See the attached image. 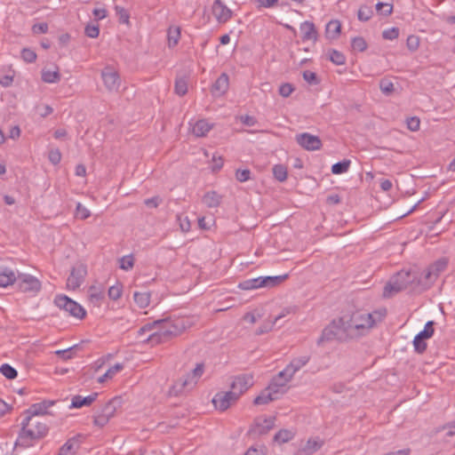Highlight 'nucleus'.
I'll use <instances>...</instances> for the list:
<instances>
[{
  "mask_svg": "<svg viewBox=\"0 0 455 455\" xmlns=\"http://www.w3.org/2000/svg\"><path fill=\"white\" fill-rule=\"evenodd\" d=\"M21 58L28 63H33L36 60V53L29 48H24L21 51Z\"/></svg>",
  "mask_w": 455,
  "mask_h": 455,
  "instance_id": "6e6d98bb",
  "label": "nucleus"
},
{
  "mask_svg": "<svg viewBox=\"0 0 455 455\" xmlns=\"http://www.w3.org/2000/svg\"><path fill=\"white\" fill-rule=\"evenodd\" d=\"M124 369V365L122 363H116L112 367H110L105 374L100 376L98 379L99 383H103L107 379H112L117 372L121 371Z\"/></svg>",
  "mask_w": 455,
  "mask_h": 455,
  "instance_id": "ea45409f",
  "label": "nucleus"
},
{
  "mask_svg": "<svg viewBox=\"0 0 455 455\" xmlns=\"http://www.w3.org/2000/svg\"><path fill=\"white\" fill-rule=\"evenodd\" d=\"M275 377L277 379L284 382L285 384H288L292 379L293 375L291 374V372L290 371V370L286 366L283 371L278 372Z\"/></svg>",
  "mask_w": 455,
  "mask_h": 455,
  "instance_id": "13d9d810",
  "label": "nucleus"
},
{
  "mask_svg": "<svg viewBox=\"0 0 455 455\" xmlns=\"http://www.w3.org/2000/svg\"><path fill=\"white\" fill-rule=\"evenodd\" d=\"M323 442L319 439H308L304 447L302 448V451L306 455H311L321 449Z\"/></svg>",
  "mask_w": 455,
  "mask_h": 455,
  "instance_id": "c9c22d12",
  "label": "nucleus"
},
{
  "mask_svg": "<svg viewBox=\"0 0 455 455\" xmlns=\"http://www.w3.org/2000/svg\"><path fill=\"white\" fill-rule=\"evenodd\" d=\"M329 54V60L334 63L335 65L340 66L344 65L346 63V57L345 55L334 49H331L328 52Z\"/></svg>",
  "mask_w": 455,
  "mask_h": 455,
  "instance_id": "37998d69",
  "label": "nucleus"
},
{
  "mask_svg": "<svg viewBox=\"0 0 455 455\" xmlns=\"http://www.w3.org/2000/svg\"><path fill=\"white\" fill-rule=\"evenodd\" d=\"M235 395V394L230 390L228 392H219L213 396L212 403L216 409L224 411L237 401Z\"/></svg>",
  "mask_w": 455,
  "mask_h": 455,
  "instance_id": "2eb2a0df",
  "label": "nucleus"
},
{
  "mask_svg": "<svg viewBox=\"0 0 455 455\" xmlns=\"http://www.w3.org/2000/svg\"><path fill=\"white\" fill-rule=\"evenodd\" d=\"M399 36V28H391L388 29H386L382 33V36L384 39L387 40H394L397 38Z\"/></svg>",
  "mask_w": 455,
  "mask_h": 455,
  "instance_id": "0e129e2a",
  "label": "nucleus"
},
{
  "mask_svg": "<svg viewBox=\"0 0 455 455\" xmlns=\"http://www.w3.org/2000/svg\"><path fill=\"white\" fill-rule=\"evenodd\" d=\"M204 371V363H199L193 369L191 373L188 374L187 379L184 380L182 386L187 387L188 385L194 383L196 384L197 379L203 375Z\"/></svg>",
  "mask_w": 455,
  "mask_h": 455,
  "instance_id": "cd10ccee",
  "label": "nucleus"
},
{
  "mask_svg": "<svg viewBox=\"0 0 455 455\" xmlns=\"http://www.w3.org/2000/svg\"><path fill=\"white\" fill-rule=\"evenodd\" d=\"M235 179L240 182H245L251 179V171L249 169L236 170Z\"/></svg>",
  "mask_w": 455,
  "mask_h": 455,
  "instance_id": "680f3d73",
  "label": "nucleus"
},
{
  "mask_svg": "<svg viewBox=\"0 0 455 455\" xmlns=\"http://www.w3.org/2000/svg\"><path fill=\"white\" fill-rule=\"evenodd\" d=\"M134 258L132 254L124 256L120 259V268L130 270L133 267Z\"/></svg>",
  "mask_w": 455,
  "mask_h": 455,
  "instance_id": "3c124183",
  "label": "nucleus"
},
{
  "mask_svg": "<svg viewBox=\"0 0 455 455\" xmlns=\"http://www.w3.org/2000/svg\"><path fill=\"white\" fill-rule=\"evenodd\" d=\"M351 47L354 51L364 52L367 49V43L362 36H355L352 39Z\"/></svg>",
  "mask_w": 455,
  "mask_h": 455,
  "instance_id": "de8ad7c7",
  "label": "nucleus"
},
{
  "mask_svg": "<svg viewBox=\"0 0 455 455\" xmlns=\"http://www.w3.org/2000/svg\"><path fill=\"white\" fill-rule=\"evenodd\" d=\"M341 30L340 22L337 20H332L329 21L326 25L325 33L326 36L331 39L337 38Z\"/></svg>",
  "mask_w": 455,
  "mask_h": 455,
  "instance_id": "2f4dec72",
  "label": "nucleus"
},
{
  "mask_svg": "<svg viewBox=\"0 0 455 455\" xmlns=\"http://www.w3.org/2000/svg\"><path fill=\"white\" fill-rule=\"evenodd\" d=\"M18 275L7 267H0V287H7L17 281Z\"/></svg>",
  "mask_w": 455,
  "mask_h": 455,
  "instance_id": "b1692460",
  "label": "nucleus"
},
{
  "mask_svg": "<svg viewBox=\"0 0 455 455\" xmlns=\"http://www.w3.org/2000/svg\"><path fill=\"white\" fill-rule=\"evenodd\" d=\"M300 31L302 33V40L309 41L317 39V31L313 22L306 20L300 24Z\"/></svg>",
  "mask_w": 455,
  "mask_h": 455,
  "instance_id": "5701e85b",
  "label": "nucleus"
},
{
  "mask_svg": "<svg viewBox=\"0 0 455 455\" xmlns=\"http://www.w3.org/2000/svg\"><path fill=\"white\" fill-rule=\"evenodd\" d=\"M88 297L91 303L100 307L105 298L104 287L102 285H92L88 289Z\"/></svg>",
  "mask_w": 455,
  "mask_h": 455,
  "instance_id": "412c9836",
  "label": "nucleus"
},
{
  "mask_svg": "<svg viewBox=\"0 0 455 455\" xmlns=\"http://www.w3.org/2000/svg\"><path fill=\"white\" fill-rule=\"evenodd\" d=\"M294 437V433L288 429L279 430L274 436V441L279 443L289 442Z\"/></svg>",
  "mask_w": 455,
  "mask_h": 455,
  "instance_id": "a19ab883",
  "label": "nucleus"
},
{
  "mask_svg": "<svg viewBox=\"0 0 455 455\" xmlns=\"http://www.w3.org/2000/svg\"><path fill=\"white\" fill-rule=\"evenodd\" d=\"M397 276V279L403 284L404 287L407 288L411 284H414L417 283V286L422 287V280L419 278L417 272L412 270H401L398 273L395 274Z\"/></svg>",
  "mask_w": 455,
  "mask_h": 455,
  "instance_id": "dca6fc26",
  "label": "nucleus"
},
{
  "mask_svg": "<svg viewBox=\"0 0 455 455\" xmlns=\"http://www.w3.org/2000/svg\"><path fill=\"white\" fill-rule=\"evenodd\" d=\"M275 323H276L275 321L271 320V319L266 321L262 325H260L257 329L256 334L257 335H261V334H264V333H267V332L270 331L273 329V327H274V325Z\"/></svg>",
  "mask_w": 455,
  "mask_h": 455,
  "instance_id": "052dcab7",
  "label": "nucleus"
},
{
  "mask_svg": "<svg viewBox=\"0 0 455 455\" xmlns=\"http://www.w3.org/2000/svg\"><path fill=\"white\" fill-rule=\"evenodd\" d=\"M101 78L106 89L110 92H117L121 85V79L117 71L111 67H106L101 71Z\"/></svg>",
  "mask_w": 455,
  "mask_h": 455,
  "instance_id": "f8f14e48",
  "label": "nucleus"
},
{
  "mask_svg": "<svg viewBox=\"0 0 455 455\" xmlns=\"http://www.w3.org/2000/svg\"><path fill=\"white\" fill-rule=\"evenodd\" d=\"M85 35L88 36V37H91V38H96L99 36V34H100V28H99V26L98 25H87L85 27Z\"/></svg>",
  "mask_w": 455,
  "mask_h": 455,
  "instance_id": "774afa93",
  "label": "nucleus"
},
{
  "mask_svg": "<svg viewBox=\"0 0 455 455\" xmlns=\"http://www.w3.org/2000/svg\"><path fill=\"white\" fill-rule=\"evenodd\" d=\"M310 361V355H304L299 357L293 358L289 364L286 366L294 376L300 369H302Z\"/></svg>",
  "mask_w": 455,
  "mask_h": 455,
  "instance_id": "a878e982",
  "label": "nucleus"
},
{
  "mask_svg": "<svg viewBox=\"0 0 455 455\" xmlns=\"http://www.w3.org/2000/svg\"><path fill=\"white\" fill-rule=\"evenodd\" d=\"M21 425L26 426L29 429L33 431H41L42 437H44L48 433V427L45 422L40 421L37 418L27 415V417L22 420Z\"/></svg>",
  "mask_w": 455,
  "mask_h": 455,
  "instance_id": "a211bd4d",
  "label": "nucleus"
},
{
  "mask_svg": "<svg viewBox=\"0 0 455 455\" xmlns=\"http://www.w3.org/2000/svg\"><path fill=\"white\" fill-rule=\"evenodd\" d=\"M286 386L287 384L273 377L267 387L279 398L286 392Z\"/></svg>",
  "mask_w": 455,
  "mask_h": 455,
  "instance_id": "7c9ffc66",
  "label": "nucleus"
},
{
  "mask_svg": "<svg viewBox=\"0 0 455 455\" xmlns=\"http://www.w3.org/2000/svg\"><path fill=\"white\" fill-rule=\"evenodd\" d=\"M54 303L59 308L65 310L71 316L78 319L84 318L86 315L84 308L81 305L65 295L56 296Z\"/></svg>",
  "mask_w": 455,
  "mask_h": 455,
  "instance_id": "39448f33",
  "label": "nucleus"
},
{
  "mask_svg": "<svg viewBox=\"0 0 455 455\" xmlns=\"http://www.w3.org/2000/svg\"><path fill=\"white\" fill-rule=\"evenodd\" d=\"M229 86V78L226 73H222L212 86V93L216 97L225 94Z\"/></svg>",
  "mask_w": 455,
  "mask_h": 455,
  "instance_id": "6ab92c4d",
  "label": "nucleus"
},
{
  "mask_svg": "<svg viewBox=\"0 0 455 455\" xmlns=\"http://www.w3.org/2000/svg\"><path fill=\"white\" fill-rule=\"evenodd\" d=\"M55 403V401L44 400L41 403L32 404L26 413L29 416L36 418L39 415L47 413V410Z\"/></svg>",
  "mask_w": 455,
  "mask_h": 455,
  "instance_id": "aec40b11",
  "label": "nucleus"
},
{
  "mask_svg": "<svg viewBox=\"0 0 455 455\" xmlns=\"http://www.w3.org/2000/svg\"><path fill=\"white\" fill-rule=\"evenodd\" d=\"M294 91V87L292 84L289 83H285L280 85L279 87V93L281 96L287 98L289 97L292 92Z\"/></svg>",
  "mask_w": 455,
  "mask_h": 455,
  "instance_id": "338daca9",
  "label": "nucleus"
},
{
  "mask_svg": "<svg viewBox=\"0 0 455 455\" xmlns=\"http://www.w3.org/2000/svg\"><path fill=\"white\" fill-rule=\"evenodd\" d=\"M79 449V443L76 438L69 439L60 449L58 455H75Z\"/></svg>",
  "mask_w": 455,
  "mask_h": 455,
  "instance_id": "72a5a7b5",
  "label": "nucleus"
},
{
  "mask_svg": "<svg viewBox=\"0 0 455 455\" xmlns=\"http://www.w3.org/2000/svg\"><path fill=\"white\" fill-rule=\"evenodd\" d=\"M253 386V377L251 374H240L234 378L230 385V391L235 394V398L239 397Z\"/></svg>",
  "mask_w": 455,
  "mask_h": 455,
  "instance_id": "9d476101",
  "label": "nucleus"
},
{
  "mask_svg": "<svg viewBox=\"0 0 455 455\" xmlns=\"http://www.w3.org/2000/svg\"><path fill=\"white\" fill-rule=\"evenodd\" d=\"M61 76L59 72V68H56L54 70L45 69L42 70V80L47 84H55L60 81Z\"/></svg>",
  "mask_w": 455,
  "mask_h": 455,
  "instance_id": "473e14b6",
  "label": "nucleus"
},
{
  "mask_svg": "<svg viewBox=\"0 0 455 455\" xmlns=\"http://www.w3.org/2000/svg\"><path fill=\"white\" fill-rule=\"evenodd\" d=\"M376 11L379 14H383L385 16H388V15H390L392 13L393 5L391 4H388V3L379 2L376 4Z\"/></svg>",
  "mask_w": 455,
  "mask_h": 455,
  "instance_id": "8fccbe9b",
  "label": "nucleus"
},
{
  "mask_svg": "<svg viewBox=\"0 0 455 455\" xmlns=\"http://www.w3.org/2000/svg\"><path fill=\"white\" fill-rule=\"evenodd\" d=\"M288 275L275 276H259L257 278L247 279L241 282L238 287L242 290H254L261 287H275L283 283Z\"/></svg>",
  "mask_w": 455,
  "mask_h": 455,
  "instance_id": "20e7f679",
  "label": "nucleus"
},
{
  "mask_svg": "<svg viewBox=\"0 0 455 455\" xmlns=\"http://www.w3.org/2000/svg\"><path fill=\"white\" fill-rule=\"evenodd\" d=\"M373 15L371 6L362 5L358 10L357 17L361 21H368Z\"/></svg>",
  "mask_w": 455,
  "mask_h": 455,
  "instance_id": "a18cd8bd",
  "label": "nucleus"
},
{
  "mask_svg": "<svg viewBox=\"0 0 455 455\" xmlns=\"http://www.w3.org/2000/svg\"><path fill=\"white\" fill-rule=\"evenodd\" d=\"M295 140L301 148L308 151L318 150L322 147L320 138L308 132L297 134Z\"/></svg>",
  "mask_w": 455,
  "mask_h": 455,
  "instance_id": "ddd939ff",
  "label": "nucleus"
},
{
  "mask_svg": "<svg viewBox=\"0 0 455 455\" xmlns=\"http://www.w3.org/2000/svg\"><path fill=\"white\" fill-rule=\"evenodd\" d=\"M426 339H421L419 336H415L413 339L414 349L418 354H423L427 350Z\"/></svg>",
  "mask_w": 455,
  "mask_h": 455,
  "instance_id": "864d4df0",
  "label": "nucleus"
},
{
  "mask_svg": "<svg viewBox=\"0 0 455 455\" xmlns=\"http://www.w3.org/2000/svg\"><path fill=\"white\" fill-rule=\"evenodd\" d=\"M188 81L187 76H177L175 79L174 91L179 96H184L188 92Z\"/></svg>",
  "mask_w": 455,
  "mask_h": 455,
  "instance_id": "e433bc0d",
  "label": "nucleus"
},
{
  "mask_svg": "<svg viewBox=\"0 0 455 455\" xmlns=\"http://www.w3.org/2000/svg\"><path fill=\"white\" fill-rule=\"evenodd\" d=\"M48 158L52 164H58L61 160V153L58 148H52L49 151Z\"/></svg>",
  "mask_w": 455,
  "mask_h": 455,
  "instance_id": "e2e57ef3",
  "label": "nucleus"
},
{
  "mask_svg": "<svg viewBox=\"0 0 455 455\" xmlns=\"http://www.w3.org/2000/svg\"><path fill=\"white\" fill-rule=\"evenodd\" d=\"M221 199L222 196L216 191H210L203 196L202 201L207 207L215 208L220 204Z\"/></svg>",
  "mask_w": 455,
  "mask_h": 455,
  "instance_id": "c85d7f7f",
  "label": "nucleus"
},
{
  "mask_svg": "<svg viewBox=\"0 0 455 455\" xmlns=\"http://www.w3.org/2000/svg\"><path fill=\"white\" fill-rule=\"evenodd\" d=\"M135 303L140 308H145L149 305L150 294L148 292L135 291L133 294Z\"/></svg>",
  "mask_w": 455,
  "mask_h": 455,
  "instance_id": "4c0bfd02",
  "label": "nucleus"
},
{
  "mask_svg": "<svg viewBox=\"0 0 455 455\" xmlns=\"http://www.w3.org/2000/svg\"><path fill=\"white\" fill-rule=\"evenodd\" d=\"M0 372L8 379H14L18 375L17 371L8 363L1 365Z\"/></svg>",
  "mask_w": 455,
  "mask_h": 455,
  "instance_id": "09e8293b",
  "label": "nucleus"
},
{
  "mask_svg": "<svg viewBox=\"0 0 455 455\" xmlns=\"http://www.w3.org/2000/svg\"><path fill=\"white\" fill-rule=\"evenodd\" d=\"M347 339H349V324H347L346 317L343 316L334 319L323 330L317 344L334 339L342 341Z\"/></svg>",
  "mask_w": 455,
  "mask_h": 455,
  "instance_id": "f03ea898",
  "label": "nucleus"
},
{
  "mask_svg": "<svg viewBox=\"0 0 455 455\" xmlns=\"http://www.w3.org/2000/svg\"><path fill=\"white\" fill-rule=\"evenodd\" d=\"M90 211L86 207H84L81 203H77L76 208V217L80 220H85L88 217H90Z\"/></svg>",
  "mask_w": 455,
  "mask_h": 455,
  "instance_id": "bf43d9fd",
  "label": "nucleus"
},
{
  "mask_svg": "<svg viewBox=\"0 0 455 455\" xmlns=\"http://www.w3.org/2000/svg\"><path fill=\"white\" fill-rule=\"evenodd\" d=\"M167 37L169 47L177 45L180 37V28L179 27H170Z\"/></svg>",
  "mask_w": 455,
  "mask_h": 455,
  "instance_id": "58836bf2",
  "label": "nucleus"
},
{
  "mask_svg": "<svg viewBox=\"0 0 455 455\" xmlns=\"http://www.w3.org/2000/svg\"><path fill=\"white\" fill-rule=\"evenodd\" d=\"M273 174L278 181L283 182L287 179V168L283 164H275L273 167Z\"/></svg>",
  "mask_w": 455,
  "mask_h": 455,
  "instance_id": "c03bdc74",
  "label": "nucleus"
},
{
  "mask_svg": "<svg viewBox=\"0 0 455 455\" xmlns=\"http://www.w3.org/2000/svg\"><path fill=\"white\" fill-rule=\"evenodd\" d=\"M86 274L87 270L84 265L74 267L67 279V288L69 290L79 288L84 283Z\"/></svg>",
  "mask_w": 455,
  "mask_h": 455,
  "instance_id": "4468645a",
  "label": "nucleus"
},
{
  "mask_svg": "<svg viewBox=\"0 0 455 455\" xmlns=\"http://www.w3.org/2000/svg\"><path fill=\"white\" fill-rule=\"evenodd\" d=\"M351 161L344 159L343 161L338 162L331 166V172L333 174H342L348 171Z\"/></svg>",
  "mask_w": 455,
  "mask_h": 455,
  "instance_id": "79ce46f5",
  "label": "nucleus"
},
{
  "mask_svg": "<svg viewBox=\"0 0 455 455\" xmlns=\"http://www.w3.org/2000/svg\"><path fill=\"white\" fill-rule=\"evenodd\" d=\"M108 293L111 299L116 300L122 296V287L119 285H113L109 287Z\"/></svg>",
  "mask_w": 455,
  "mask_h": 455,
  "instance_id": "69168bd1",
  "label": "nucleus"
},
{
  "mask_svg": "<svg viewBox=\"0 0 455 455\" xmlns=\"http://www.w3.org/2000/svg\"><path fill=\"white\" fill-rule=\"evenodd\" d=\"M404 283L403 284L398 279L396 275L392 276L389 282L385 285L383 295L384 297H391L393 294L405 290Z\"/></svg>",
  "mask_w": 455,
  "mask_h": 455,
  "instance_id": "4be33fe9",
  "label": "nucleus"
},
{
  "mask_svg": "<svg viewBox=\"0 0 455 455\" xmlns=\"http://www.w3.org/2000/svg\"><path fill=\"white\" fill-rule=\"evenodd\" d=\"M275 417L258 418L255 420V425L251 431L259 435H266L269 430H271L275 427Z\"/></svg>",
  "mask_w": 455,
  "mask_h": 455,
  "instance_id": "f3484780",
  "label": "nucleus"
},
{
  "mask_svg": "<svg viewBox=\"0 0 455 455\" xmlns=\"http://www.w3.org/2000/svg\"><path fill=\"white\" fill-rule=\"evenodd\" d=\"M118 400L114 398L108 401L101 410L94 415L93 424L96 427H103L106 426L116 411Z\"/></svg>",
  "mask_w": 455,
  "mask_h": 455,
  "instance_id": "0eeeda50",
  "label": "nucleus"
},
{
  "mask_svg": "<svg viewBox=\"0 0 455 455\" xmlns=\"http://www.w3.org/2000/svg\"><path fill=\"white\" fill-rule=\"evenodd\" d=\"M448 266V259L442 258L435 261L424 273V281L422 283V290L428 289L439 275L443 272Z\"/></svg>",
  "mask_w": 455,
  "mask_h": 455,
  "instance_id": "423d86ee",
  "label": "nucleus"
},
{
  "mask_svg": "<svg viewBox=\"0 0 455 455\" xmlns=\"http://www.w3.org/2000/svg\"><path fill=\"white\" fill-rule=\"evenodd\" d=\"M386 315V308L378 309L372 313L364 311L354 312L347 319V324H349V339L366 335L377 323L382 322Z\"/></svg>",
  "mask_w": 455,
  "mask_h": 455,
  "instance_id": "f257e3e1",
  "label": "nucleus"
},
{
  "mask_svg": "<svg viewBox=\"0 0 455 455\" xmlns=\"http://www.w3.org/2000/svg\"><path fill=\"white\" fill-rule=\"evenodd\" d=\"M277 399V395H275L267 387H266L258 396L255 397L253 403L255 405L267 404Z\"/></svg>",
  "mask_w": 455,
  "mask_h": 455,
  "instance_id": "c756f323",
  "label": "nucleus"
},
{
  "mask_svg": "<svg viewBox=\"0 0 455 455\" xmlns=\"http://www.w3.org/2000/svg\"><path fill=\"white\" fill-rule=\"evenodd\" d=\"M17 282L18 288L22 292L36 294L41 290V282L31 275L20 273Z\"/></svg>",
  "mask_w": 455,
  "mask_h": 455,
  "instance_id": "1a4fd4ad",
  "label": "nucleus"
},
{
  "mask_svg": "<svg viewBox=\"0 0 455 455\" xmlns=\"http://www.w3.org/2000/svg\"><path fill=\"white\" fill-rule=\"evenodd\" d=\"M154 331L148 335V337L146 339H142L141 341L144 343H148L151 346H156L159 344L166 343L172 339L173 337V331H168V328H166L164 324H157L156 327L154 328Z\"/></svg>",
  "mask_w": 455,
  "mask_h": 455,
  "instance_id": "6e6552de",
  "label": "nucleus"
},
{
  "mask_svg": "<svg viewBox=\"0 0 455 455\" xmlns=\"http://www.w3.org/2000/svg\"><path fill=\"white\" fill-rule=\"evenodd\" d=\"M303 78L310 85H316L320 83L317 75L310 70H305L303 72Z\"/></svg>",
  "mask_w": 455,
  "mask_h": 455,
  "instance_id": "5fc2aeb1",
  "label": "nucleus"
},
{
  "mask_svg": "<svg viewBox=\"0 0 455 455\" xmlns=\"http://www.w3.org/2000/svg\"><path fill=\"white\" fill-rule=\"evenodd\" d=\"M41 431H33L24 425H21V429L19 433L18 439L15 443L16 446L28 448L33 445L34 442L42 439Z\"/></svg>",
  "mask_w": 455,
  "mask_h": 455,
  "instance_id": "9b49d317",
  "label": "nucleus"
},
{
  "mask_svg": "<svg viewBox=\"0 0 455 455\" xmlns=\"http://www.w3.org/2000/svg\"><path fill=\"white\" fill-rule=\"evenodd\" d=\"M157 324H164L168 328V331H172V332L173 331L174 338L183 333V331H185V330L189 326L188 321L185 318L156 320L140 328L138 331V337L142 336L147 331H153Z\"/></svg>",
  "mask_w": 455,
  "mask_h": 455,
  "instance_id": "7ed1b4c3",
  "label": "nucleus"
},
{
  "mask_svg": "<svg viewBox=\"0 0 455 455\" xmlns=\"http://www.w3.org/2000/svg\"><path fill=\"white\" fill-rule=\"evenodd\" d=\"M98 393H92L88 396L75 395L72 398L70 408H81L91 405L97 398Z\"/></svg>",
  "mask_w": 455,
  "mask_h": 455,
  "instance_id": "bb28decb",
  "label": "nucleus"
},
{
  "mask_svg": "<svg viewBox=\"0 0 455 455\" xmlns=\"http://www.w3.org/2000/svg\"><path fill=\"white\" fill-rule=\"evenodd\" d=\"M212 13L219 23H226L232 17V11L225 4L212 6Z\"/></svg>",
  "mask_w": 455,
  "mask_h": 455,
  "instance_id": "393cba45",
  "label": "nucleus"
},
{
  "mask_svg": "<svg viewBox=\"0 0 455 455\" xmlns=\"http://www.w3.org/2000/svg\"><path fill=\"white\" fill-rule=\"evenodd\" d=\"M434 324H435L434 321H428L425 324L424 330L419 331L417 334V336L420 337L423 339H430L434 335V332H435Z\"/></svg>",
  "mask_w": 455,
  "mask_h": 455,
  "instance_id": "49530a36",
  "label": "nucleus"
},
{
  "mask_svg": "<svg viewBox=\"0 0 455 455\" xmlns=\"http://www.w3.org/2000/svg\"><path fill=\"white\" fill-rule=\"evenodd\" d=\"M211 129L212 124H210L207 121L199 120L194 124L192 131L196 137H204L207 134V132H210Z\"/></svg>",
  "mask_w": 455,
  "mask_h": 455,
  "instance_id": "f704fd0d",
  "label": "nucleus"
},
{
  "mask_svg": "<svg viewBox=\"0 0 455 455\" xmlns=\"http://www.w3.org/2000/svg\"><path fill=\"white\" fill-rule=\"evenodd\" d=\"M379 88H380V91L385 94V95H390L395 88H394V84L387 80V79H381L380 82H379Z\"/></svg>",
  "mask_w": 455,
  "mask_h": 455,
  "instance_id": "603ef678",
  "label": "nucleus"
},
{
  "mask_svg": "<svg viewBox=\"0 0 455 455\" xmlns=\"http://www.w3.org/2000/svg\"><path fill=\"white\" fill-rule=\"evenodd\" d=\"M115 10H116V15L118 16L119 21L121 23L128 24L129 23V19H130L129 12L124 7H121V6H118V5H116L115 7Z\"/></svg>",
  "mask_w": 455,
  "mask_h": 455,
  "instance_id": "4d7b16f0",
  "label": "nucleus"
}]
</instances>
